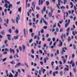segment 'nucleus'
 Masks as SVG:
<instances>
[{
    "instance_id": "1",
    "label": "nucleus",
    "mask_w": 77,
    "mask_h": 77,
    "mask_svg": "<svg viewBox=\"0 0 77 77\" xmlns=\"http://www.w3.org/2000/svg\"><path fill=\"white\" fill-rule=\"evenodd\" d=\"M19 48L20 50V51H22L23 53H24V51H25V46H24V45H22V48L21 46H20L19 47Z\"/></svg>"
},
{
    "instance_id": "2",
    "label": "nucleus",
    "mask_w": 77,
    "mask_h": 77,
    "mask_svg": "<svg viewBox=\"0 0 77 77\" xmlns=\"http://www.w3.org/2000/svg\"><path fill=\"white\" fill-rule=\"evenodd\" d=\"M65 38H66L65 34H62L61 35V38L62 40V41L63 42L64 41V40H65Z\"/></svg>"
},
{
    "instance_id": "3",
    "label": "nucleus",
    "mask_w": 77,
    "mask_h": 77,
    "mask_svg": "<svg viewBox=\"0 0 77 77\" xmlns=\"http://www.w3.org/2000/svg\"><path fill=\"white\" fill-rule=\"evenodd\" d=\"M17 16L18 17H16V23H17V24H18V21L19 19H20V15L19 14H18L17 15Z\"/></svg>"
},
{
    "instance_id": "4",
    "label": "nucleus",
    "mask_w": 77,
    "mask_h": 77,
    "mask_svg": "<svg viewBox=\"0 0 77 77\" xmlns=\"http://www.w3.org/2000/svg\"><path fill=\"white\" fill-rule=\"evenodd\" d=\"M43 4V1L42 0H38V5L39 6H41V5H42Z\"/></svg>"
},
{
    "instance_id": "5",
    "label": "nucleus",
    "mask_w": 77,
    "mask_h": 77,
    "mask_svg": "<svg viewBox=\"0 0 77 77\" xmlns=\"http://www.w3.org/2000/svg\"><path fill=\"white\" fill-rule=\"evenodd\" d=\"M10 53H12V52H13V54H14L15 53V51L14 50L12 49V48H10Z\"/></svg>"
},
{
    "instance_id": "6",
    "label": "nucleus",
    "mask_w": 77,
    "mask_h": 77,
    "mask_svg": "<svg viewBox=\"0 0 77 77\" xmlns=\"http://www.w3.org/2000/svg\"><path fill=\"white\" fill-rule=\"evenodd\" d=\"M7 37H8L7 38L9 41H11V34H8L7 35Z\"/></svg>"
},
{
    "instance_id": "7",
    "label": "nucleus",
    "mask_w": 77,
    "mask_h": 77,
    "mask_svg": "<svg viewBox=\"0 0 77 77\" xmlns=\"http://www.w3.org/2000/svg\"><path fill=\"white\" fill-rule=\"evenodd\" d=\"M4 21L7 24H8L9 23V19H8V18L7 19V20L6 19H5L4 20Z\"/></svg>"
},
{
    "instance_id": "8",
    "label": "nucleus",
    "mask_w": 77,
    "mask_h": 77,
    "mask_svg": "<svg viewBox=\"0 0 77 77\" xmlns=\"http://www.w3.org/2000/svg\"><path fill=\"white\" fill-rule=\"evenodd\" d=\"M63 52H65V51L64 50V48H63L62 49V51H61V53L62 54H63Z\"/></svg>"
},
{
    "instance_id": "9",
    "label": "nucleus",
    "mask_w": 77,
    "mask_h": 77,
    "mask_svg": "<svg viewBox=\"0 0 77 77\" xmlns=\"http://www.w3.org/2000/svg\"><path fill=\"white\" fill-rule=\"evenodd\" d=\"M60 44L58 45V46L59 47H62V44L63 43L62 42V41L61 40H60Z\"/></svg>"
},
{
    "instance_id": "10",
    "label": "nucleus",
    "mask_w": 77,
    "mask_h": 77,
    "mask_svg": "<svg viewBox=\"0 0 77 77\" xmlns=\"http://www.w3.org/2000/svg\"><path fill=\"white\" fill-rule=\"evenodd\" d=\"M18 35H17V36H14V39H15L16 40V39H18Z\"/></svg>"
},
{
    "instance_id": "11",
    "label": "nucleus",
    "mask_w": 77,
    "mask_h": 77,
    "mask_svg": "<svg viewBox=\"0 0 77 77\" xmlns=\"http://www.w3.org/2000/svg\"><path fill=\"white\" fill-rule=\"evenodd\" d=\"M48 16L49 17H51L52 16V13L51 12H49L48 14Z\"/></svg>"
},
{
    "instance_id": "12",
    "label": "nucleus",
    "mask_w": 77,
    "mask_h": 77,
    "mask_svg": "<svg viewBox=\"0 0 77 77\" xmlns=\"http://www.w3.org/2000/svg\"><path fill=\"white\" fill-rule=\"evenodd\" d=\"M21 65V63H17V64L15 66V67H17V66H20Z\"/></svg>"
},
{
    "instance_id": "13",
    "label": "nucleus",
    "mask_w": 77,
    "mask_h": 77,
    "mask_svg": "<svg viewBox=\"0 0 77 77\" xmlns=\"http://www.w3.org/2000/svg\"><path fill=\"white\" fill-rule=\"evenodd\" d=\"M60 2H61V0H58V5L59 6H60Z\"/></svg>"
},
{
    "instance_id": "14",
    "label": "nucleus",
    "mask_w": 77,
    "mask_h": 77,
    "mask_svg": "<svg viewBox=\"0 0 77 77\" xmlns=\"http://www.w3.org/2000/svg\"><path fill=\"white\" fill-rule=\"evenodd\" d=\"M45 48H44L43 47L42 48V50H44V51L45 53V54H47V51H46V50H44Z\"/></svg>"
},
{
    "instance_id": "15",
    "label": "nucleus",
    "mask_w": 77,
    "mask_h": 77,
    "mask_svg": "<svg viewBox=\"0 0 77 77\" xmlns=\"http://www.w3.org/2000/svg\"><path fill=\"white\" fill-rule=\"evenodd\" d=\"M64 71L66 72V71H69V69L68 68L66 67L64 69Z\"/></svg>"
},
{
    "instance_id": "16",
    "label": "nucleus",
    "mask_w": 77,
    "mask_h": 77,
    "mask_svg": "<svg viewBox=\"0 0 77 77\" xmlns=\"http://www.w3.org/2000/svg\"><path fill=\"white\" fill-rule=\"evenodd\" d=\"M18 11L19 12H21V7H20L18 8Z\"/></svg>"
},
{
    "instance_id": "17",
    "label": "nucleus",
    "mask_w": 77,
    "mask_h": 77,
    "mask_svg": "<svg viewBox=\"0 0 77 77\" xmlns=\"http://www.w3.org/2000/svg\"><path fill=\"white\" fill-rule=\"evenodd\" d=\"M67 41L68 42H69L70 41H71V37H70V36H69L68 37V38L67 39Z\"/></svg>"
},
{
    "instance_id": "18",
    "label": "nucleus",
    "mask_w": 77,
    "mask_h": 77,
    "mask_svg": "<svg viewBox=\"0 0 77 77\" xmlns=\"http://www.w3.org/2000/svg\"><path fill=\"white\" fill-rule=\"evenodd\" d=\"M42 20L43 21H44V18H42L41 19V20H40V24H42Z\"/></svg>"
},
{
    "instance_id": "19",
    "label": "nucleus",
    "mask_w": 77,
    "mask_h": 77,
    "mask_svg": "<svg viewBox=\"0 0 77 77\" xmlns=\"http://www.w3.org/2000/svg\"><path fill=\"white\" fill-rule=\"evenodd\" d=\"M50 9L51 10V12H53V11H54V9H53V8H52V7H50Z\"/></svg>"
},
{
    "instance_id": "20",
    "label": "nucleus",
    "mask_w": 77,
    "mask_h": 77,
    "mask_svg": "<svg viewBox=\"0 0 77 77\" xmlns=\"http://www.w3.org/2000/svg\"><path fill=\"white\" fill-rule=\"evenodd\" d=\"M8 4L7 3H5L4 5V6L6 7V8L7 9L8 8Z\"/></svg>"
},
{
    "instance_id": "21",
    "label": "nucleus",
    "mask_w": 77,
    "mask_h": 77,
    "mask_svg": "<svg viewBox=\"0 0 77 77\" xmlns=\"http://www.w3.org/2000/svg\"><path fill=\"white\" fill-rule=\"evenodd\" d=\"M32 6H33V8H35V5H34L33 3V2H32Z\"/></svg>"
},
{
    "instance_id": "22",
    "label": "nucleus",
    "mask_w": 77,
    "mask_h": 77,
    "mask_svg": "<svg viewBox=\"0 0 77 77\" xmlns=\"http://www.w3.org/2000/svg\"><path fill=\"white\" fill-rule=\"evenodd\" d=\"M68 25H69V23H66L65 24V27H67V26H68Z\"/></svg>"
},
{
    "instance_id": "23",
    "label": "nucleus",
    "mask_w": 77,
    "mask_h": 77,
    "mask_svg": "<svg viewBox=\"0 0 77 77\" xmlns=\"http://www.w3.org/2000/svg\"><path fill=\"white\" fill-rule=\"evenodd\" d=\"M10 63H11V64H15V61H13L10 62Z\"/></svg>"
},
{
    "instance_id": "24",
    "label": "nucleus",
    "mask_w": 77,
    "mask_h": 77,
    "mask_svg": "<svg viewBox=\"0 0 77 77\" xmlns=\"http://www.w3.org/2000/svg\"><path fill=\"white\" fill-rule=\"evenodd\" d=\"M46 3L47 5V6L48 5L50 4V2H49L48 1H46Z\"/></svg>"
},
{
    "instance_id": "25",
    "label": "nucleus",
    "mask_w": 77,
    "mask_h": 77,
    "mask_svg": "<svg viewBox=\"0 0 77 77\" xmlns=\"http://www.w3.org/2000/svg\"><path fill=\"white\" fill-rule=\"evenodd\" d=\"M73 49H74V50H75V49L76 48V46H75V45H73Z\"/></svg>"
},
{
    "instance_id": "26",
    "label": "nucleus",
    "mask_w": 77,
    "mask_h": 77,
    "mask_svg": "<svg viewBox=\"0 0 77 77\" xmlns=\"http://www.w3.org/2000/svg\"><path fill=\"white\" fill-rule=\"evenodd\" d=\"M18 72H16V74H15V77H17V76H18Z\"/></svg>"
},
{
    "instance_id": "27",
    "label": "nucleus",
    "mask_w": 77,
    "mask_h": 77,
    "mask_svg": "<svg viewBox=\"0 0 77 77\" xmlns=\"http://www.w3.org/2000/svg\"><path fill=\"white\" fill-rule=\"evenodd\" d=\"M63 63H65L66 62V60H65V59L64 58L63 59Z\"/></svg>"
},
{
    "instance_id": "28",
    "label": "nucleus",
    "mask_w": 77,
    "mask_h": 77,
    "mask_svg": "<svg viewBox=\"0 0 77 77\" xmlns=\"http://www.w3.org/2000/svg\"><path fill=\"white\" fill-rule=\"evenodd\" d=\"M6 59H7V58H5L3 59L2 60L3 62H5V61H6Z\"/></svg>"
},
{
    "instance_id": "29",
    "label": "nucleus",
    "mask_w": 77,
    "mask_h": 77,
    "mask_svg": "<svg viewBox=\"0 0 77 77\" xmlns=\"http://www.w3.org/2000/svg\"><path fill=\"white\" fill-rule=\"evenodd\" d=\"M64 1V5H65L66 4V2H67V0H63Z\"/></svg>"
},
{
    "instance_id": "30",
    "label": "nucleus",
    "mask_w": 77,
    "mask_h": 77,
    "mask_svg": "<svg viewBox=\"0 0 77 77\" xmlns=\"http://www.w3.org/2000/svg\"><path fill=\"white\" fill-rule=\"evenodd\" d=\"M69 30H70V28H69V27L66 30V32H69Z\"/></svg>"
},
{
    "instance_id": "31",
    "label": "nucleus",
    "mask_w": 77,
    "mask_h": 77,
    "mask_svg": "<svg viewBox=\"0 0 77 77\" xmlns=\"http://www.w3.org/2000/svg\"><path fill=\"white\" fill-rule=\"evenodd\" d=\"M43 21H44V22L45 23V24H46V25H47L48 24L47 23L46 21H45L44 19Z\"/></svg>"
},
{
    "instance_id": "32",
    "label": "nucleus",
    "mask_w": 77,
    "mask_h": 77,
    "mask_svg": "<svg viewBox=\"0 0 77 77\" xmlns=\"http://www.w3.org/2000/svg\"><path fill=\"white\" fill-rule=\"evenodd\" d=\"M60 75L61 76H62V75H63L62 71H61L60 72Z\"/></svg>"
},
{
    "instance_id": "33",
    "label": "nucleus",
    "mask_w": 77,
    "mask_h": 77,
    "mask_svg": "<svg viewBox=\"0 0 77 77\" xmlns=\"http://www.w3.org/2000/svg\"><path fill=\"white\" fill-rule=\"evenodd\" d=\"M8 32L10 33H12V30H11V29H10L8 30Z\"/></svg>"
},
{
    "instance_id": "34",
    "label": "nucleus",
    "mask_w": 77,
    "mask_h": 77,
    "mask_svg": "<svg viewBox=\"0 0 77 77\" xmlns=\"http://www.w3.org/2000/svg\"><path fill=\"white\" fill-rule=\"evenodd\" d=\"M15 33L17 34H18V29L16 30Z\"/></svg>"
},
{
    "instance_id": "35",
    "label": "nucleus",
    "mask_w": 77,
    "mask_h": 77,
    "mask_svg": "<svg viewBox=\"0 0 77 77\" xmlns=\"http://www.w3.org/2000/svg\"><path fill=\"white\" fill-rule=\"evenodd\" d=\"M36 9H37V10H39L40 9V8L38 6H37L36 7Z\"/></svg>"
},
{
    "instance_id": "36",
    "label": "nucleus",
    "mask_w": 77,
    "mask_h": 77,
    "mask_svg": "<svg viewBox=\"0 0 77 77\" xmlns=\"http://www.w3.org/2000/svg\"><path fill=\"white\" fill-rule=\"evenodd\" d=\"M7 54V52L6 51H5L3 53V54Z\"/></svg>"
},
{
    "instance_id": "37",
    "label": "nucleus",
    "mask_w": 77,
    "mask_h": 77,
    "mask_svg": "<svg viewBox=\"0 0 77 77\" xmlns=\"http://www.w3.org/2000/svg\"><path fill=\"white\" fill-rule=\"evenodd\" d=\"M74 65H75V63L73 62L72 64V67H74Z\"/></svg>"
},
{
    "instance_id": "38",
    "label": "nucleus",
    "mask_w": 77,
    "mask_h": 77,
    "mask_svg": "<svg viewBox=\"0 0 77 77\" xmlns=\"http://www.w3.org/2000/svg\"><path fill=\"white\" fill-rule=\"evenodd\" d=\"M41 32L42 33H44V29H42V30H41Z\"/></svg>"
},
{
    "instance_id": "39",
    "label": "nucleus",
    "mask_w": 77,
    "mask_h": 77,
    "mask_svg": "<svg viewBox=\"0 0 77 77\" xmlns=\"http://www.w3.org/2000/svg\"><path fill=\"white\" fill-rule=\"evenodd\" d=\"M11 21L14 23H15V20H13V18L11 19Z\"/></svg>"
},
{
    "instance_id": "40",
    "label": "nucleus",
    "mask_w": 77,
    "mask_h": 77,
    "mask_svg": "<svg viewBox=\"0 0 77 77\" xmlns=\"http://www.w3.org/2000/svg\"><path fill=\"white\" fill-rule=\"evenodd\" d=\"M72 58H74V57H75V55H74V54H73L72 55Z\"/></svg>"
},
{
    "instance_id": "41",
    "label": "nucleus",
    "mask_w": 77,
    "mask_h": 77,
    "mask_svg": "<svg viewBox=\"0 0 77 77\" xmlns=\"http://www.w3.org/2000/svg\"><path fill=\"white\" fill-rule=\"evenodd\" d=\"M5 50V51H8V52L10 51L8 50V49L7 48H6Z\"/></svg>"
},
{
    "instance_id": "42",
    "label": "nucleus",
    "mask_w": 77,
    "mask_h": 77,
    "mask_svg": "<svg viewBox=\"0 0 77 77\" xmlns=\"http://www.w3.org/2000/svg\"><path fill=\"white\" fill-rule=\"evenodd\" d=\"M56 31L57 32L59 31V29L58 28H56Z\"/></svg>"
},
{
    "instance_id": "43",
    "label": "nucleus",
    "mask_w": 77,
    "mask_h": 77,
    "mask_svg": "<svg viewBox=\"0 0 77 77\" xmlns=\"http://www.w3.org/2000/svg\"><path fill=\"white\" fill-rule=\"evenodd\" d=\"M7 42H8L7 40H5V41L4 42H5V44H7Z\"/></svg>"
},
{
    "instance_id": "44",
    "label": "nucleus",
    "mask_w": 77,
    "mask_h": 77,
    "mask_svg": "<svg viewBox=\"0 0 77 77\" xmlns=\"http://www.w3.org/2000/svg\"><path fill=\"white\" fill-rule=\"evenodd\" d=\"M32 41H33V40H32V39H31L29 40V43H31V42H32Z\"/></svg>"
},
{
    "instance_id": "45",
    "label": "nucleus",
    "mask_w": 77,
    "mask_h": 77,
    "mask_svg": "<svg viewBox=\"0 0 77 77\" xmlns=\"http://www.w3.org/2000/svg\"><path fill=\"white\" fill-rule=\"evenodd\" d=\"M67 32L66 33V36H68V35H69V32L66 31Z\"/></svg>"
},
{
    "instance_id": "46",
    "label": "nucleus",
    "mask_w": 77,
    "mask_h": 77,
    "mask_svg": "<svg viewBox=\"0 0 77 77\" xmlns=\"http://www.w3.org/2000/svg\"><path fill=\"white\" fill-rule=\"evenodd\" d=\"M53 75H54V76H56V73L55 72H53Z\"/></svg>"
},
{
    "instance_id": "47",
    "label": "nucleus",
    "mask_w": 77,
    "mask_h": 77,
    "mask_svg": "<svg viewBox=\"0 0 77 77\" xmlns=\"http://www.w3.org/2000/svg\"><path fill=\"white\" fill-rule=\"evenodd\" d=\"M47 28V26H44L43 27V29H46Z\"/></svg>"
},
{
    "instance_id": "48",
    "label": "nucleus",
    "mask_w": 77,
    "mask_h": 77,
    "mask_svg": "<svg viewBox=\"0 0 77 77\" xmlns=\"http://www.w3.org/2000/svg\"><path fill=\"white\" fill-rule=\"evenodd\" d=\"M4 33H5V32H4V31H2L1 32V34L2 35H4Z\"/></svg>"
},
{
    "instance_id": "49",
    "label": "nucleus",
    "mask_w": 77,
    "mask_h": 77,
    "mask_svg": "<svg viewBox=\"0 0 77 77\" xmlns=\"http://www.w3.org/2000/svg\"><path fill=\"white\" fill-rule=\"evenodd\" d=\"M37 18H39V14H37L36 15Z\"/></svg>"
},
{
    "instance_id": "50",
    "label": "nucleus",
    "mask_w": 77,
    "mask_h": 77,
    "mask_svg": "<svg viewBox=\"0 0 77 77\" xmlns=\"http://www.w3.org/2000/svg\"><path fill=\"white\" fill-rule=\"evenodd\" d=\"M35 35V34L33 33H32L31 34V36L32 37H33V36H34V35Z\"/></svg>"
},
{
    "instance_id": "51",
    "label": "nucleus",
    "mask_w": 77,
    "mask_h": 77,
    "mask_svg": "<svg viewBox=\"0 0 77 77\" xmlns=\"http://www.w3.org/2000/svg\"><path fill=\"white\" fill-rule=\"evenodd\" d=\"M48 41H51V39L50 38H49L47 39Z\"/></svg>"
},
{
    "instance_id": "52",
    "label": "nucleus",
    "mask_w": 77,
    "mask_h": 77,
    "mask_svg": "<svg viewBox=\"0 0 77 77\" xmlns=\"http://www.w3.org/2000/svg\"><path fill=\"white\" fill-rule=\"evenodd\" d=\"M39 75H41V71L40 70H39Z\"/></svg>"
},
{
    "instance_id": "53",
    "label": "nucleus",
    "mask_w": 77,
    "mask_h": 77,
    "mask_svg": "<svg viewBox=\"0 0 77 77\" xmlns=\"http://www.w3.org/2000/svg\"><path fill=\"white\" fill-rule=\"evenodd\" d=\"M57 54H59V50H57Z\"/></svg>"
},
{
    "instance_id": "54",
    "label": "nucleus",
    "mask_w": 77,
    "mask_h": 77,
    "mask_svg": "<svg viewBox=\"0 0 77 77\" xmlns=\"http://www.w3.org/2000/svg\"><path fill=\"white\" fill-rule=\"evenodd\" d=\"M25 65L26 66H27V68H29V66L27 64V63H25Z\"/></svg>"
},
{
    "instance_id": "55",
    "label": "nucleus",
    "mask_w": 77,
    "mask_h": 77,
    "mask_svg": "<svg viewBox=\"0 0 77 77\" xmlns=\"http://www.w3.org/2000/svg\"><path fill=\"white\" fill-rule=\"evenodd\" d=\"M19 4H20V1L17 2V5H19Z\"/></svg>"
},
{
    "instance_id": "56",
    "label": "nucleus",
    "mask_w": 77,
    "mask_h": 77,
    "mask_svg": "<svg viewBox=\"0 0 77 77\" xmlns=\"http://www.w3.org/2000/svg\"><path fill=\"white\" fill-rule=\"evenodd\" d=\"M43 11H45V6H44L43 7Z\"/></svg>"
},
{
    "instance_id": "57",
    "label": "nucleus",
    "mask_w": 77,
    "mask_h": 77,
    "mask_svg": "<svg viewBox=\"0 0 77 77\" xmlns=\"http://www.w3.org/2000/svg\"><path fill=\"white\" fill-rule=\"evenodd\" d=\"M72 62H73L72 60H71L70 62V64L71 65L73 63Z\"/></svg>"
},
{
    "instance_id": "58",
    "label": "nucleus",
    "mask_w": 77,
    "mask_h": 77,
    "mask_svg": "<svg viewBox=\"0 0 77 77\" xmlns=\"http://www.w3.org/2000/svg\"><path fill=\"white\" fill-rule=\"evenodd\" d=\"M32 52L33 54H34V50H33V49H32Z\"/></svg>"
},
{
    "instance_id": "59",
    "label": "nucleus",
    "mask_w": 77,
    "mask_h": 77,
    "mask_svg": "<svg viewBox=\"0 0 77 77\" xmlns=\"http://www.w3.org/2000/svg\"><path fill=\"white\" fill-rule=\"evenodd\" d=\"M70 77H72V73L71 72H70Z\"/></svg>"
},
{
    "instance_id": "60",
    "label": "nucleus",
    "mask_w": 77,
    "mask_h": 77,
    "mask_svg": "<svg viewBox=\"0 0 77 77\" xmlns=\"http://www.w3.org/2000/svg\"><path fill=\"white\" fill-rule=\"evenodd\" d=\"M11 72L13 73V74H14V73H15V72H14V69H12L11 70Z\"/></svg>"
},
{
    "instance_id": "61",
    "label": "nucleus",
    "mask_w": 77,
    "mask_h": 77,
    "mask_svg": "<svg viewBox=\"0 0 77 77\" xmlns=\"http://www.w3.org/2000/svg\"><path fill=\"white\" fill-rule=\"evenodd\" d=\"M72 33L74 36H75V33H74V31H72Z\"/></svg>"
},
{
    "instance_id": "62",
    "label": "nucleus",
    "mask_w": 77,
    "mask_h": 77,
    "mask_svg": "<svg viewBox=\"0 0 77 77\" xmlns=\"http://www.w3.org/2000/svg\"><path fill=\"white\" fill-rule=\"evenodd\" d=\"M40 63H41V65H43V62L42 61H41L40 62Z\"/></svg>"
},
{
    "instance_id": "63",
    "label": "nucleus",
    "mask_w": 77,
    "mask_h": 77,
    "mask_svg": "<svg viewBox=\"0 0 77 77\" xmlns=\"http://www.w3.org/2000/svg\"><path fill=\"white\" fill-rule=\"evenodd\" d=\"M53 54H51V57H53Z\"/></svg>"
},
{
    "instance_id": "64",
    "label": "nucleus",
    "mask_w": 77,
    "mask_h": 77,
    "mask_svg": "<svg viewBox=\"0 0 77 77\" xmlns=\"http://www.w3.org/2000/svg\"><path fill=\"white\" fill-rule=\"evenodd\" d=\"M12 75H9V77H12Z\"/></svg>"
}]
</instances>
